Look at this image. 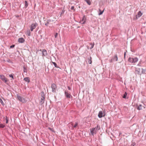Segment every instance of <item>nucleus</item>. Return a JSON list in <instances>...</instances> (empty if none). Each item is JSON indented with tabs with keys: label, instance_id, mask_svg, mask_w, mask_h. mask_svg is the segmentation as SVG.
I'll list each match as a JSON object with an SVG mask.
<instances>
[{
	"label": "nucleus",
	"instance_id": "nucleus-1",
	"mask_svg": "<svg viewBox=\"0 0 146 146\" xmlns=\"http://www.w3.org/2000/svg\"><path fill=\"white\" fill-rule=\"evenodd\" d=\"M40 51L42 52V56H46L47 55V51L45 49H42V50L40 49V50H37V51Z\"/></svg>",
	"mask_w": 146,
	"mask_h": 146
},
{
	"label": "nucleus",
	"instance_id": "nucleus-2",
	"mask_svg": "<svg viewBox=\"0 0 146 146\" xmlns=\"http://www.w3.org/2000/svg\"><path fill=\"white\" fill-rule=\"evenodd\" d=\"M51 87L52 89V92H56V90L57 88L56 85L54 83L51 85Z\"/></svg>",
	"mask_w": 146,
	"mask_h": 146
},
{
	"label": "nucleus",
	"instance_id": "nucleus-3",
	"mask_svg": "<svg viewBox=\"0 0 146 146\" xmlns=\"http://www.w3.org/2000/svg\"><path fill=\"white\" fill-rule=\"evenodd\" d=\"M0 78L2 81L4 82L5 83H6L8 81L7 79L5 77L4 75H0Z\"/></svg>",
	"mask_w": 146,
	"mask_h": 146
},
{
	"label": "nucleus",
	"instance_id": "nucleus-4",
	"mask_svg": "<svg viewBox=\"0 0 146 146\" xmlns=\"http://www.w3.org/2000/svg\"><path fill=\"white\" fill-rule=\"evenodd\" d=\"M86 20V17L85 15H84L81 20H80V23L81 24H84L85 23Z\"/></svg>",
	"mask_w": 146,
	"mask_h": 146
},
{
	"label": "nucleus",
	"instance_id": "nucleus-5",
	"mask_svg": "<svg viewBox=\"0 0 146 146\" xmlns=\"http://www.w3.org/2000/svg\"><path fill=\"white\" fill-rule=\"evenodd\" d=\"M64 94L66 97L67 98H72V96L70 94H69L67 91H65L64 92Z\"/></svg>",
	"mask_w": 146,
	"mask_h": 146
},
{
	"label": "nucleus",
	"instance_id": "nucleus-6",
	"mask_svg": "<svg viewBox=\"0 0 146 146\" xmlns=\"http://www.w3.org/2000/svg\"><path fill=\"white\" fill-rule=\"evenodd\" d=\"M141 71V68H136L135 71V74H137L139 75H141V72L140 71Z\"/></svg>",
	"mask_w": 146,
	"mask_h": 146
},
{
	"label": "nucleus",
	"instance_id": "nucleus-7",
	"mask_svg": "<svg viewBox=\"0 0 146 146\" xmlns=\"http://www.w3.org/2000/svg\"><path fill=\"white\" fill-rule=\"evenodd\" d=\"M105 115V114L104 111V113H103V111H100L98 114V117L99 118H101L103 116H104Z\"/></svg>",
	"mask_w": 146,
	"mask_h": 146
},
{
	"label": "nucleus",
	"instance_id": "nucleus-8",
	"mask_svg": "<svg viewBox=\"0 0 146 146\" xmlns=\"http://www.w3.org/2000/svg\"><path fill=\"white\" fill-rule=\"evenodd\" d=\"M40 95L41 96V100H43L45 99V95L43 92L42 91L40 93Z\"/></svg>",
	"mask_w": 146,
	"mask_h": 146
},
{
	"label": "nucleus",
	"instance_id": "nucleus-9",
	"mask_svg": "<svg viewBox=\"0 0 146 146\" xmlns=\"http://www.w3.org/2000/svg\"><path fill=\"white\" fill-rule=\"evenodd\" d=\"M25 41V40L23 38H18V42L19 43H23Z\"/></svg>",
	"mask_w": 146,
	"mask_h": 146
},
{
	"label": "nucleus",
	"instance_id": "nucleus-10",
	"mask_svg": "<svg viewBox=\"0 0 146 146\" xmlns=\"http://www.w3.org/2000/svg\"><path fill=\"white\" fill-rule=\"evenodd\" d=\"M38 25V24L37 23H33L31 25V27L32 28H33L34 29L35 28L36 26Z\"/></svg>",
	"mask_w": 146,
	"mask_h": 146
},
{
	"label": "nucleus",
	"instance_id": "nucleus-11",
	"mask_svg": "<svg viewBox=\"0 0 146 146\" xmlns=\"http://www.w3.org/2000/svg\"><path fill=\"white\" fill-rule=\"evenodd\" d=\"M142 13H141V11H139L137 15H136V19H137L138 18H139L141 16Z\"/></svg>",
	"mask_w": 146,
	"mask_h": 146
},
{
	"label": "nucleus",
	"instance_id": "nucleus-12",
	"mask_svg": "<svg viewBox=\"0 0 146 146\" xmlns=\"http://www.w3.org/2000/svg\"><path fill=\"white\" fill-rule=\"evenodd\" d=\"M141 74H146V68L143 69V68H141Z\"/></svg>",
	"mask_w": 146,
	"mask_h": 146
},
{
	"label": "nucleus",
	"instance_id": "nucleus-13",
	"mask_svg": "<svg viewBox=\"0 0 146 146\" xmlns=\"http://www.w3.org/2000/svg\"><path fill=\"white\" fill-rule=\"evenodd\" d=\"M112 59L114 61H117L118 60L117 56V54L115 55L114 57L112 58Z\"/></svg>",
	"mask_w": 146,
	"mask_h": 146
},
{
	"label": "nucleus",
	"instance_id": "nucleus-14",
	"mask_svg": "<svg viewBox=\"0 0 146 146\" xmlns=\"http://www.w3.org/2000/svg\"><path fill=\"white\" fill-rule=\"evenodd\" d=\"M51 22V21L50 19H48L47 20L46 23L45 24V25L47 26H48V24L50 23Z\"/></svg>",
	"mask_w": 146,
	"mask_h": 146
},
{
	"label": "nucleus",
	"instance_id": "nucleus-15",
	"mask_svg": "<svg viewBox=\"0 0 146 146\" xmlns=\"http://www.w3.org/2000/svg\"><path fill=\"white\" fill-rule=\"evenodd\" d=\"M24 80L26 82L29 83L30 82V80L29 77H25L24 79Z\"/></svg>",
	"mask_w": 146,
	"mask_h": 146
},
{
	"label": "nucleus",
	"instance_id": "nucleus-16",
	"mask_svg": "<svg viewBox=\"0 0 146 146\" xmlns=\"http://www.w3.org/2000/svg\"><path fill=\"white\" fill-rule=\"evenodd\" d=\"M128 61L131 63H133V58L129 57L128 59Z\"/></svg>",
	"mask_w": 146,
	"mask_h": 146
},
{
	"label": "nucleus",
	"instance_id": "nucleus-17",
	"mask_svg": "<svg viewBox=\"0 0 146 146\" xmlns=\"http://www.w3.org/2000/svg\"><path fill=\"white\" fill-rule=\"evenodd\" d=\"M99 11L100 12L98 13V15H102L103 14V13L104 12V9L103 11H102L100 9H99Z\"/></svg>",
	"mask_w": 146,
	"mask_h": 146
},
{
	"label": "nucleus",
	"instance_id": "nucleus-18",
	"mask_svg": "<svg viewBox=\"0 0 146 146\" xmlns=\"http://www.w3.org/2000/svg\"><path fill=\"white\" fill-rule=\"evenodd\" d=\"M138 60V59L137 58L135 57L134 58H133V63L137 62Z\"/></svg>",
	"mask_w": 146,
	"mask_h": 146
},
{
	"label": "nucleus",
	"instance_id": "nucleus-19",
	"mask_svg": "<svg viewBox=\"0 0 146 146\" xmlns=\"http://www.w3.org/2000/svg\"><path fill=\"white\" fill-rule=\"evenodd\" d=\"M88 60L89 63L90 64H91L92 63V57L90 56L89 58H88Z\"/></svg>",
	"mask_w": 146,
	"mask_h": 146
},
{
	"label": "nucleus",
	"instance_id": "nucleus-20",
	"mask_svg": "<svg viewBox=\"0 0 146 146\" xmlns=\"http://www.w3.org/2000/svg\"><path fill=\"white\" fill-rule=\"evenodd\" d=\"M90 131L91 134L93 136H94V134H95V133L94 130H93V129H92V128L90 129Z\"/></svg>",
	"mask_w": 146,
	"mask_h": 146
},
{
	"label": "nucleus",
	"instance_id": "nucleus-21",
	"mask_svg": "<svg viewBox=\"0 0 146 146\" xmlns=\"http://www.w3.org/2000/svg\"><path fill=\"white\" fill-rule=\"evenodd\" d=\"M23 72H26V73H27V68H26L25 66H23Z\"/></svg>",
	"mask_w": 146,
	"mask_h": 146
},
{
	"label": "nucleus",
	"instance_id": "nucleus-22",
	"mask_svg": "<svg viewBox=\"0 0 146 146\" xmlns=\"http://www.w3.org/2000/svg\"><path fill=\"white\" fill-rule=\"evenodd\" d=\"M127 94L126 92H125L124 94H123V98H126V96H127Z\"/></svg>",
	"mask_w": 146,
	"mask_h": 146
},
{
	"label": "nucleus",
	"instance_id": "nucleus-23",
	"mask_svg": "<svg viewBox=\"0 0 146 146\" xmlns=\"http://www.w3.org/2000/svg\"><path fill=\"white\" fill-rule=\"evenodd\" d=\"M84 1L88 5H91V3L90 1V0H84Z\"/></svg>",
	"mask_w": 146,
	"mask_h": 146
},
{
	"label": "nucleus",
	"instance_id": "nucleus-24",
	"mask_svg": "<svg viewBox=\"0 0 146 146\" xmlns=\"http://www.w3.org/2000/svg\"><path fill=\"white\" fill-rule=\"evenodd\" d=\"M90 44L91 45V47L90 48V49H91L93 48L94 45V42H93V43H90Z\"/></svg>",
	"mask_w": 146,
	"mask_h": 146
},
{
	"label": "nucleus",
	"instance_id": "nucleus-25",
	"mask_svg": "<svg viewBox=\"0 0 146 146\" xmlns=\"http://www.w3.org/2000/svg\"><path fill=\"white\" fill-rule=\"evenodd\" d=\"M27 35L29 36H31V32L29 30H27Z\"/></svg>",
	"mask_w": 146,
	"mask_h": 146
},
{
	"label": "nucleus",
	"instance_id": "nucleus-26",
	"mask_svg": "<svg viewBox=\"0 0 146 146\" xmlns=\"http://www.w3.org/2000/svg\"><path fill=\"white\" fill-rule=\"evenodd\" d=\"M25 8H26L28 7V3L26 1H25Z\"/></svg>",
	"mask_w": 146,
	"mask_h": 146
},
{
	"label": "nucleus",
	"instance_id": "nucleus-27",
	"mask_svg": "<svg viewBox=\"0 0 146 146\" xmlns=\"http://www.w3.org/2000/svg\"><path fill=\"white\" fill-rule=\"evenodd\" d=\"M52 63L54 65V66L57 68H59V67L57 65L56 63L54 62H52Z\"/></svg>",
	"mask_w": 146,
	"mask_h": 146
},
{
	"label": "nucleus",
	"instance_id": "nucleus-28",
	"mask_svg": "<svg viewBox=\"0 0 146 146\" xmlns=\"http://www.w3.org/2000/svg\"><path fill=\"white\" fill-rule=\"evenodd\" d=\"M92 129L94 130V133H95V134H96V133H97V132L98 130L96 128H92Z\"/></svg>",
	"mask_w": 146,
	"mask_h": 146
},
{
	"label": "nucleus",
	"instance_id": "nucleus-29",
	"mask_svg": "<svg viewBox=\"0 0 146 146\" xmlns=\"http://www.w3.org/2000/svg\"><path fill=\"white\" fill-rule=\"evenodd\" d=\"M92 129L94 130V133H95V134H96V133H97V132L98 130L96 128H92Z\"/></svg>",
	"mask_w": 146,
	"mask_h": 146
},
{
	"label": "nucleus",
	"instance_id": "nucleus-30",
	"mask_svg": "<svg viewBox=\"0 0 146 146\" xmlns=\"http://www.w3.org/2000/svg\"><path fill=\"white\" fill-rule=\"evenodd\" d=\"M17 98L19 100H22L21 97L18 95H17Z\"/></svg>",
	"mask_w": 146,
	"mask_h": 146
},
{
	"label": "nucleus",
	"instance_id": "nucleus-31",
	"mask_svg": "<svg viewBox=\"0 0 146 146\" xmlns=\"http://www.w3.org/2000/svg\"><path fill=\"white\" fill-rule=\"evenodd\" d=\"M141 106H142L141 105H139V106L137 107V109L138 110H141L142 109Z\"/></svg>",
	"mask_w": 146,
	"mask_h": 146
},
{
	"label": "nucleus",
	"instance_id": "nucleus-32",
	"mask_svg": "<svg viewBox=\"0 0 146 146\" xmlns=\"http://www.w3.org/2000/svg\"><path fill=\"white\" fill-rule=\"evenodd\" d=\"M9 121V118L8 117L6 116V123H7Z\"/></svg>",
	"mask_w": 146,
	"mask_h": 146
},
{
	"label": "nucleus",
	"instance_id": "nucleus-33",
	"mask_svg": "<svg viewBox=\"0 0 146 146\" xmlns=\"http://www.w3.org/2000/svg\"><path fill=\"white\" fill-rule=\"evenodd\" d=\"M5 127V125L2 124H0V128H3Z\"/></svg>",
	"mask_w": 146,
	"mask_h": 146
},
{
	"label": "nucleus",
	"instance_id": "nucleus-34",
	"mask_svg": "<svg viewBox=\"0 0 146 146\" xmlns=\"http://www.w3.org/2000/svg\"><path fill=\"white\" fill-rule=\"evenodd\" d=\"M95 128H96L98 130H99L100 129V127L98 125L97 127H96Z\"/></svg>",
	"mask_w": 146,
	"mask_h": 146
},
{
	"label": "nucleus",
	"instance_id": "nucleus-35",
	"mask_svg": "<svg viewBox=\"0 0 146 146\" xmlns=\"http://www.w3.org/2000/svg\"><path fill=\"white\" fill-rule=\"evenodd\" d=\"M64 8L63 10L62 11H61V13H60V15H62V14H63L65 12V10H64Z\"/></svg>",
	"mask_w": 146,
	"mask_h": 146
},
{
	"label": "nucleus",
	"instance_id": "nucleus-36",
	"mask_svg": "<svg viewBox=\"0 0 146 146\" xmlns=\"http://www.w3.org/2000/svg\"><path fill=\"white\" fill-rule=\"evenodd\" d=\"M9 77L10 78H11L13 80L14 79L13 75L12 74H9Z\"/></svg>",
	"mask_w": 146,
	"mask_h": 146
},
{
	"label": "nucleus",
	"instance_id": "nucleus-37",
	"mask_svg": "<svg viewBox=\"0 0 146 146\" xmlns=\"http://www.w3.org/2000/svg\"><path fill=\"white\" fill-rule=\"evenodd\" d=\"M6 61L9 63L12 62V61L9 59H8Z\"/></svg>",
	"mask_w": 146,
	"mask_h": 146
},
{
	"label": "nucleus",
	"instance_id": "nucleus-38",
	"mask_svg": "<svg viewBox=\"0 0 146 146\" xmlns=\"http://www.w3.org/2000/svg\"><path fill=\"white\" fill-rule=\"evenodd\" d=\"M78 125V123L77 122L75 124L73 127H74L75 128Z\"/></svg>",
	"mask_w": 146,
	"mask_h": 146
},
{
	"label": "nucleus",
	"instance_id": "nucleus-39",
	"mask_svg": "<svg viewBox=\"0 0 146 146\" xmlns=\"http://www.w3.org/2000/svg\"><path fill=\"white\" fill-rule=\"evenodd\" d=\"M48 128L49 129V130H50V131H52V132L54 131L53 129L51 128L50 127H49Z\"/></svg>",
	"mask_w": 146,
	"mask_h": 146
},
{
	"label": "nucleus",
	"instance_id": "nucleus-40",
	"mask_svg": "<svg viewBox=\"0 0 146 146\" xmlns=\"http://www.w3.org/2000/svg\"><path fill=\"white\" fill-rule=\"evenodd\" d=\"M15 46V45L14 44H12L11 46L10 47V48H14Z\"/></svg>",
	"mask_w": 146,
	"mask_h": 146
},
{
	"label": "nucleus",
	"instance_id": "nucleus-41",
	"mask_svg": "<svg viewBox=\"0 0 146 146\" xmlns=\"http://www.w3.org/2000/svg\"><path fill=\"white\" fill-rule=\"evenodd\" d=\"M71 9L73 10L74 11H75V9H74V6H72L71 8Z\"/></svg>",
	"mask_w": 146,
	"mask_h": 146
},
{
	"label": "nucleus",
	"instance_id": "nucleus-42",
	"mask_svg": "<svg viewBox=\"0 0 146 146\" xmlns=\"http://www.w3.org/2000/svg\"><path fill=\"white\" fill-rule=\"evenodd\" d=\"M57 35H58V33H56L55 34V35H54L55 37V38H56L57 36Z\"/></svg>",
	"mask_w": 146,
	"mask_h": 146
},
{
	"label": "nucleus",
	"instance_id": "nucleus-43",
	"mask_svg": "<svg viewBox=\"0 0 146 146\" xmlns=\"http://www.w3.org/2000/svg\"><path fill=\"white\" fill-rule=\"evenodd\" d=\"M127 52V51H126V52H125L124 53V58L125 59V56L126 54V52Z\"/></svg>",
	"mask_w": 146,
	"mask_h": 146
},
{
	"label": "nucleus",
	"instance_id": "nucleus-44",
	"mask_svg": "<svg viewBox=\"0 0 146 146\" xmlns=\"http://www.w3.org/2000/svg\"><path fill=\"white\" fill-rule=\"evenodd\" d=\"M1 103L2 104L3 106L4 105V104L3 102V101H0Z\"/></svg>",
	"mask_w": 146,
	"mask_h": 146
},
{
	"label": "nucleus",
	"instance_id": "nucleus-45",
	"mask_svg": "<svg viewBox=\"0 0 146 146\" xmlns=\"http://www.w3.org/2000/svg\"><path fill=\"white\" fill-rule=\"evenodd\" d=\"M44 101H40V104H41L44 103Z\"/></svg>",
	"mask_w": 146,
	"mask_h": 146
},
{
	"label": "nucleus",
	"instance_id": "nucleus-46",
	"mask_svg": "<svg viewBox=\"0 0 146 146\" xmlns=\"http://www.w3.org/2000/svg\"><path fill=\"white\" fill-rule=\"evenodd\" d=\"M113 60L112 59V58L111 60H110V62H112Z\"/></svg>",
	"mask_w": 146,
	"mask_h": 146
},
{
	"label": "nucleus",
	"instance_id": "nucleus-47",
	"mask_svg": "<svg viewBox=\"0 0 146 146\" xmlns=\"http://www.w3.org/2000/svg\"><path fill=\"white\" fill-rule=\"evenodd\" d=\"M68 89L69 90H71V88L69 86H68Z\"/></svg>",
	"mask_w": 146,
	"mask_h": 146
},
{
	"label": "nucleus",
	"instance_id": "nucleus-48",
	"mask_svg": "<svg viewBox=\"0 0 146 146\" xmlns=\"http://www.w3.org/2000/svg\"><path fill=\"white\" fill-rule=\"evenodd\" d=\"M34 29L31 27V31H32Z\"/></svg>",
	"mask_w": 146,
	"mask_h": 146
},
{
	"label": "nucleus",
	"instance_id": "nucleus-49",
	"mask_svg": "<svg viewBox=\"0 0 146 146\" xmlns=\"http://www.w3.org/2000/svg\"><path fill=\"white\" fill-rule=\"evenodd\" d=\"M135 145V143H134L133 144H132L131 145L133 146H134Z\"/></svg>",
	"mask_w": 146,
	"mask_h": 146
},
{
	"label": "nucleus",
	"instance_id": "nucleus-50",
	"mask_svg": "<svg viewBox=\"0 0 146 146\" xmlns=\"http://www.w3.org/2000/svg\"><path fill=\"white\" fill-rule=\"evenodd\" d=\"M23 103H25L26 102V101H21Z\"/></svg>",
	"mask_w": 146,
	"mask_h": 146
},
{
	"label": "nucleus",
	"instance_id": "nucleus-51",
	"mask_svg": "<svg viewBox=\"0 0 146 146\" xmlns=\"http://www.w3.org/2000/svg\"><path fill=\"white\" fill-rule=\"evenodd\" d=\"M0 100L2 101V100L1 98H0Z\"/></svg>",
	"mask_w": 146,
	"mask_h": 146
},
{
	"label": "nucleus",
	"instance_id": "nucleus-52",
	"mask_svg": "<svg viewBox=\"0 0 146 146\" xmlns=\"http://www.w3.org/2000/svg\"><path fill=\"white\" fill-rule=\"evenodd\" d=\"M51 101H50V103H51Z\"/></svg>",
	"mask_w": 146,
	"mask_h": 146
}]
</instances>
